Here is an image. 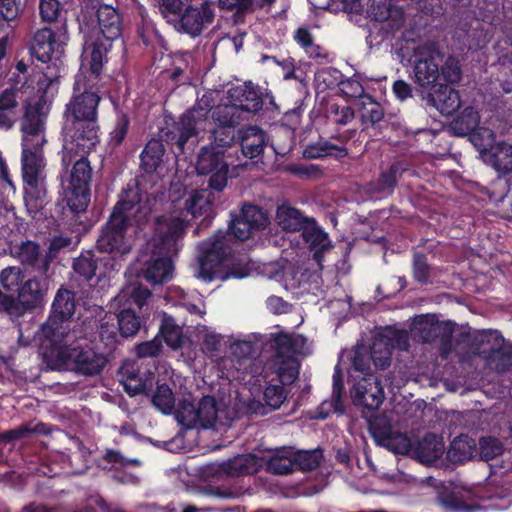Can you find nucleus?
Returning a JSON list of instances; mask_svg holds the SVG:
<instances>
[{
    "label": "nucleus",
    "mask_w": 512,
    "mask_h": 512,
    "mask_svg": "<svg viewBox=\"0 0 512 512\" xmlns=\"http://www.w3.org/2000/svg\"><path fill=\"white\" fill-rule=\"evenodd\" d=\"M100 101L101 97L94 80L82 74L77 75L73 95L64 112V158L87 160L97 142Z\"/></svg>",
    "instance_id": "nucleus-1"
},
{
    "label": "nucleus",
    "mask_w": 512,
    "mask_h": 512,
    "mask_svg": "<svg viewBox=\"0 0 512 512\" xmlns=\"http://www.w3.org/2000/svg\"><path fill=\"white\" fill-rule=\"evenodd\" d=\"M91 162H74L67 177L61 182L59 203L62 213L70 219V225L77 231L89 228L87 209L91 201Z\"/></svg>",
    "instance_id": "nucleus-2"
},
{
    "label": "nucleus",
    "mask_w": 512,
    "mask_h": 512,
    "mask_svg": "<svg viewBox=\"0 0 512 512\" xmlns=\"http://www.w3.org/2000/svg\"><path fill=\"white\" fill-rule=\"evenodd\" d=\"M188 223L181 218L171 219L164 230L159 231L156 249L143 261L139 276L152 285L163 284L172 278L171 256L179 251V241L186 234Z\"/></svg>",
    "instance_id": "nucleus-3"
},
{
    "label": "nucleus",
    "mask_w": 512,
    "mask_h": 512,
    "mask_svg": "<svg viewBox=\"0 0 512 512\" xmlns=\"http://www.w3.org/2000/svg\"><path fill=\"white\" fill-rule=\"evenodd\" d=\"M52 369L67 368L85 377L100 374L107 364L106 357L88 345L86 340L76 339L69 345H51L45 353Z\"/></svg>",
    "instance_id": "nucleus-4"
},
{
    "label": "nucleus",
    "mask_w": 512,
    "mask_h": 512,
    "mask_svg": "<svg viewBox=\"0 0 512 512\" xmlns=\"http://www.w3.org/2000/svg\"><path fill=\"white\" fill-rule=\"evenodd\" d=\"M48 114L46 103L41 99L29 102L25 108L22 120L23 151L22 160H42L44 157L42 145L45 139L42 135Z\"/></svg>",
    "instance_id": "nucleus-5"
},
{
    "label": "nucleus",
    "mask_w": 512,
    "mask_h": 512,
    "mask_svg": "<svg viewBox=\"0 0 512 512\" xmlns=\"http://www.w3.org/2000/svg\"><path fill=\"white\" fill-rule=\"evenodd\" d=\"M75 292L60 287L51 305L50 315L41 327V333L51 345L64 342L68 336L69 328L65 322L69 321L75 313Z\"/></svg>",
    "instance_id": "nucleus-6"
},
{
    "label": "nucleus",
    "mask_w": 512,
    "mask_h": 512,
    "mask_svg": "<svg viewBox=\"0 0 512 512\" xmlns=\"http://www.w3.org/2000/svg\"><path fill=\"white\" fill-rule=\"evenodd\" d=\"M130 226L128 217H119L110 214L108 220L101 226L96 240V249L107 253V257L118 259L129 254L132 243L127 235Z\"/></svg>",
    "instance_id": "nucleus-7"
},
{
    "label": "nucleus",
    "mask_w": 512,
    "mask_h": 512,
    "mask_svg": "<svg viewBox=\"0 0 512 512\" xmlns=\"http://www.w3.org/2000/svg\"><path fill=\"white\" fill-rule=\"evenodd\" d=\"M198 257V278L205 282L218 279L222 264L230 254V246L225 242V235L220 233L213 236L211 241L203 242Z\"/></svg>",
    "instance_id": "nucleus-8"
},
{
    "label": "nucleus",
    "mask_w": 512,
    "mask_h": 512,
    "mask_svg": "<svg viewBox=\"0 0 512 512\" xmlns=\"http://www.w3.org/2000/svg\"><path fill=\"white\" fill-rule=\"evenodd\" d=\"M72 269L80 280L98 283L118 271L119 263L113 257H99L94 250H83L73 259Z\"/></svg>",
    "instance_id": "nucleus-9"
},
{
    "label": "nucleus",
    "mask_w": 512,
    "mask_h": 512,
    "mask_svg": "<svg viewBox=\"0 0 512 512\" xmlns=\"http://www.w3.org/2000/svg\"><path fill=\"white\" fill-rule=\"evenodd\" d=\"M214 17L215 10L212 2L204 0L198 4H190L184 8L174 29L195 38L213 23Z\"/></svg>",
    "instance_id": "nucleus-10"
},
{
    "label": "nucleus",
    "mask_w": 512,
    "mask_h": 512,
    "mask_svg": "<svg viewBox=\"0 0 512 512\" xmlns=\"http://www.w3.org/2000/svg\"><path fill=\"white\" fill-rule=\"evenodd\" d=\"M267 213L260 207L245 203L238 215L230 221L229 232L234 238L245 241L255 231L264 230L269 225Z\"/></svg>",
    "instance_id": "nucleus-11"
},
{
    "label": "nucleus",
    "mask_w": 512,
    "mask_h": 512,
    "mask_svg": "<svg viewBox=\"0 0 512 512\" xmlns=\"http://www.w3.org/2000/svg\"><path fill=\"white\" fill-rule=\"evenodd\" d=\"M24 187V201L33 208L43 206L46 198L45 162H21Z\"/></svg>",
    "instance_id": "nucleus-12"
},
{
    "label": "nucleus",
    "mask_w": 512,
    "mask_h": 512,
    "mask_svg": "<svg viewBox=\"0 0 512 512\" xmlns=\"http://www.w3.org/2000/svg\"><path fill=\"white\" fill-rule=\"evenodd\" d=\"M439 50L434 43H424L414 49V77L415 82L423 87L430 88L436 84L440 73L435 59Z\"/></svg>",
    "instance_id": "nucleus-13"
},
{
    "label": "nucleus",
    "mask_w": 512,
    "mask_h": 512,
    "mask_svg": "<svg viewBox=\"0 0 512 512\" xmlns=\"http://www.w3.org/2000/svg\"><path fill=\"white\" fill-rule=\"evenodd\" d=\"M351 398L355 406H362L368 412L374 413L384 400L381 381L374 374H366L354 385Z\"/></svg>",
    "instance_id": "nucleus-14"
},
{
    "label": "nucleus",
    "mask_w": 512,
    "mask_h": 512,
    "mask_svg": "<svg viewBox=\"0 0 512 512\" xmlns=\"http://www.w3.org/2000/svg\"><path fill=\"white\" fill-rule=\"evenodd\" d=\"M11 254L25 268L46 276L50 270V257L41 253L40 245L32 240H25L11 248Z\"/></svg>",
    "instance_id": "nucleus-15"
},
{
    "label": "nucleus",
    "mask_w": 512,
    "mask_h": 512,
    "mask_svg": "<svg viewBox=\"0 0 512 512\" xmlns=\"http://www.w3.org/2000/svg\"><path fill=\"white\" fill-rule=\"evenodd\" d=\"M209 106L206 104H196L189 111L183 114L175 125L178 134L177 147L183 149L185 143L194 136H197L198 130L205 129Z\"/></svg>",
    "instance_id": "nucleus-16"
},
{
    "label": "nucleus",
    "mask_w": 512,
    "mask_h": 512,
    "mask_svg": "<svg viewBox=\"0 0 512 512\" xmlns=\"http://www.w3.org/2000/svg\"><path fill=\"white\" fill-rule=\"evenodd\" d=\"M29 50L31 56L42 63L52 61L62 52L61 45L50 28H42L34 33Z\"/></svg>",
    "instance_id": "nucleus-17"
},
{
    "label": "nucleus",
    "mask_w": 512,
    "mask_h": 512,
    "mask_svg": "<svg viewBox=\"0 0 512 512\" xmlns=\"http://www.w3.org/2000/svg\"><path fill=\"white\" fill-rule=\"evenodd\" d=\"M444 452L442 437L426 433L422 439L413 441L410 457L419 463L430 465L441 458Z\"/></svg>",
    "instance_id": "nucleus-18"
},
{
    "label": "nucleus",
    "mask_w": 512,
    "mask_h": 512,
    "mask_svg": "<svg viewBox=\"0 0 512 512\" xmlns=\"http://www.w3.org/2000/svg\"><path fill=\"white\" fill-rule=\"evenodd\" d=\"M185 209L193 218L203 216L199 228H208L215 216L213 193L207 189L195 190L186 200Z\"/></svg>",
    "instance_id": "nucleus-19"
},
{
    "label": "nucleus",
    "mask_w": 512,
    "mask_h": 512,
    "mask_svg": "<svg viewBox=\"0 0 512 512\" xmlns=\"http://www.w3.org/2000/svg\"><path fill=\"white\" fill-rule=\"evenodd\" d=\"M301 235L310 251L313 252V259L322 268L324 254L333 248L328 233L317 224L314 218H311Z\"/></svg>",
    "instance_id": "nucleus-20"
},
{
    "label": "nucleus",
    "mask_w": 512,
    "mask_h": 512,
    "mask_svg": "<svg viewBox=\"0 0 512 512\" xmlns=\"http://www.w3.org/2000/svg\"><path fill=\"white\" fill-rule=\"evenodd\" d=\"M124 390L130 396L139 394L149 395L152 390L154 374L152 372L141 373L135 364H125L120 368Z\"/></svg>",
    "instance_id": "nucleus-21"
},
{
    "label": "nucleus",
    "mask_w": 512,
    "mask_h": 512,
    "mask_svg": "<svg viewBox=\"0 0 512 512\" xmlns=\"http://www.w3.org/2000/svg\"><path fill=\"white\" fill-rule=\"evenodd\" d=\"M228 99L240 112L256 113L263 108V94L255 87L245 84L237 86L228 91Z\"/></svg>",
    "instance_id": "nucleus-22"
},
{
    "label": "nucleus",
    "mask_w": 512,
    "mask_h": 512,
    "mask_svg": "<svg viewBox=\"0 0 512 512\" xmlns=\"http://www.w3.org/2000/svg\"><path fill=\"white\" fill-rule=\"evenodd\" d=\"M95 15L98 23L97 35L108 41H114L121 36L122 22L115 8L101 4L97 7Z\"/></svg>",
    "instance_id": "nucleus-23"
},
{
    "label": "nucleus",
    "mask_w": 512,
    "mask_h": 512,
    "mask_svg": "<svg viewBox=\"0 0 512 512\" xmlns=\"http://www.w3.org/2000/svg\"><path fill=\"white\" fill-rule=\"evenodd\" d=\"M305 344V338L301 335L280 332L271 334L268 345L274 350L273 359H286L296 357Z\"/></svg>",
    "instance_id": "nucleus-24"
},
{
    "label": "nucleus",
    "mask_w": 512,
    "mask_h": 512,
    "mask_svg": "<svg viewBox=\"0 0 512 512\" xmlns=\"http://www.w3.org/2000/svg\"><path fill=\"white\" fill-rule=\"evenodd\" d=\"M498 342L490 353L482 351L486 366L497 372L506 373L512 368V345L505 346V338L503 335L495 336Z\"/></svg>",
    "instance_id": "nucleus-25"
},
{
    "label": "nucleus",
    "mask_w": 512,
    "mask_h": 512,
    "mask_svg": "<svg viewBox=\"0 0 512 512\" xmlns=\"http://www.w3.org/2000/svg\"><path fill=\"white\" fill-rule=\"evenodd\" d=\"M429 100L442 114L449 115L460 107L458 91L445 84L430 87Z\"/></svg>",
    "instance_id": "nucleus-26"
},
{
    "label": "nucleus",
    "mask_w": 512,
    "mask_h": 512,
    "mask_svg": "<svg viewBox=\"0 0 512 512\" xmlns=\"http://www.w3.org/2000/svg\"><path fill=\"white\" fill-rule=\"evenodd\" d=\"M112 42L113 41L103 39L100 35H95L85 41L84 54L85 57L90 60V71L94 76L93 80L100 74L103 62L111 48ZM90 78L92 79V77Z\"/></svg>",
    "instance_id": "nucleus-27"
},
{
    "label": "nucleus",
    "mask_w": 512,
    "mask_h": 512,
    "mask_svg": "<svg viewBox=\"0 0 512 512\" xmlns=\"http://www.w3.org/2000/svg\"><path fill=\"white\" fill-rule=\"evenodd\" d=\"M344 382L341 375L335 372L333 375V392L330 401H323L317 409V418L327 419L331 413L343 414L345 412L343 404Z\"/></svg>",
    "instance_id": "nucleus-28"
},
{
    "label": "nucleus",
    "mask_w": 512,
    "mask_h": 512,
    "mask_svg": "<svg viewBox=\"0 0 512 512\" xmlns=\"http://www.w3.org/2000/svg\"><path fill=\"white\" fill-rule=\"evenodd\" d=\"M266 145V134L258 126H249L243 131L241 150L244 157L253 159L263 152Z\"/></svg>",
    "instance_id": "nucleus-29"
},
{
    "label": "nucleus",
    "mask_w": 512,
    "mask_h": 512,
    "mask_svg": "<svg viewBox=\"0 0 512 512\" xmlns=\"http://www.w3.org/2000/svg\"><path fill=\"white\" fill-rule=\"evenodd\" d=\"M141 201L142 192L137 181H130L123 190L119 201L115 204L111 213L119 217H128L130 219L133 209Z\"/></svg>",
    "instance_id": "nucleus-30"
},
{
    "label": "nucleus",
    "mask_w": 512,
    "mask_h": 512,
    "mask_svg": "<svg viewBox=\"0 0 512 512\" xmlns=\"http://www.w3.org/2000/svg\"><path fill=\"white\" fill-rule=\"evenodd\" d=\"M45 291L41 282L32 278L21 285L17 298L25 309L31 310L42 305Z\"/></svg>",
    "instance_id": "nucleus-31"
},
{
    "label": "nucleus",
    "mask_w": 512,
    "mask_h": 512,
    "mask_svg": "<svg viewBox=\"0 0 512 512\" xmlns=\"http://www.w3.org/2000/svg\"><path fill=\"white\" fill-rule=\"evenodd\" d=\"M222 471L233 477L249 475L258 470V457L254 454H242L227 460L221 465Z\"/></svg>",
    "instance_id": "nucleus-32"
},
{
    "label": "nucleus",
    "mask_w": 512,
    "mask_h": 512,
    "mask_svg": "<svg viewBox=\"0 0 512 512\" xmlns=\"http://www.w3.org/2000/svg\"><path fill=\"white\" fill-rule=\"evenodd\" d=\"M386 331L377 334L372 342L370 353L374 365L380 369H386L391 364L393 344L388 341Z\"/></svg>",
    "instance_id": "nucleus-33"
},
{
    "label": "nucleus",
    "mask_w": 512,
    "mask_h": 512,
    "mask_svg": "<svg viewBox=\"0 0 512 512\" xmlns=\"http://www.w3.org/2000/svg\"><path fill=\"white\" fill-rule=\"evenodd\" d=\"M278 224L283 230L288 232L303 231L311 221V218L305 217L297 208L290 206H281L277 211Z\"/></svg>",
    "instance_id": "nucleus-34"
},
{
    "label": "nucleus",
    "mask_w": 512,
    "mask_h": 512,
    "mask_svg": "<svg viewBox=\"0 0 512 512\" xmlns=\"http://www.w3.org/2000/svg\"><path fill=\"white\" fill-rule=\"evenodd\" d=\"M18 118V101L16 92L6 89L0 95V129L9 130Z\"/></svg>",
    "instance_id": "nucleus-35"
},
{
    "label": "nucleus",
    "mask_w": 512,
    "mask_h": 512,
    "mask_svg": "<svg viewBox=\"0 0 512 512\" xmlns=\"http://www.w3.org/2000/svg\"><path fill=\"white\" fill-rule=\"evenodd\" d=\"M476 442L466 434H461L450 443L447 457L452 463H464L473 457Z\"/></svg>",
    "instance_id": "nucleus-36"
},
{
    "label": "nucleus",
    "mask_w": 512,
    "mask_h": 512,
    "mask_svg": "<svg viewBox=\"0 0 512 512\" xmlns=\"http://www.w3.org/2000/svg\"><path fill=\"white\" fill-rule=\"evenodd\" d=\"M271 369L282 385H291L299 376L300 362L297 357L272 359Z\"/></svg>",
    "instance_id": "nucleus-37"
},
{
    "label": "nucleus",
    "mask_w": 512,
    "mask_h": 512,
    "mask_svg": "<svg viewBox=\"0 0 512 512\" xmlns=\"http://www.w3.org/2000/svg\"><path fill=\"white\" fill-rule=\"evenodd\" d=\"M51 433V426L43 422H38L35 425L25 423L17 428L6 430L0 433V442L5 444L13 443L17 440L26 438L32 434L49 435Z\"/></svg>",
    "instance_id": "nucleus-38"
},
{
    "label": "nucleus",
    "mask_w": 512,
    "mask_h": 512,
    "mask_svg": "<svg viewBox=\"0 0 512 512\" xmlns=\"http://www.w3.org/2000/svg\"><path fill=\"white\" fill-rule=\"evenodd\" d=\"M304 156L308 159L325 157L345 158L348 156V151L344 145H336L326 140H320L308 146L304 150Z\"/></svg>",
    "instance_id": "nucleus-39"
},
{
    "label": "nucleus",
    "mask_w": 512,
    "mask_h": 512,
    "mask_svg": "<svg viewBox=\"0 0 512 512\" xmlns=\"http://www.w3.org/2000/svg\"><path fill=\"white\" fill-rule=\"evenodd\" d=\"M217 405L213 396H204L197 404V411L193 412V420H197V426L208 429L217 421Z\"/></svg>",
    "instance_id": "nucleus-40"
},
{
    "label": "nucleus",
    "mask_w": 512,
    "mask_h": 512,
    "mask_svg": "<svg viewBox=\"0 0 512 512\" xmlns=\"http://www.w3.org/2000/svg\"><path fill=\"white\" fill-rule=\"evenodd\" d=\"M295 470L294 451L291 449L277 451L267 462V471L275 475H288Z\"/></svg>",
    "instance_id": "nucleus-41"
},
{
    "label": "nucleus",
    "mask_w": 512,
    "mask_h": 512,
    "mask_svg": "<svg viewBox=\"0 0 512 512\" xmlns=\"http://www.w3.org/2000/svg\"><path fill=\"white\" fill-rule=\"evenodd\" d=\"M376 21L385 23V28L390 31L399 30L405 22L404 11L401 8L386 5L378 7V10H372Z\"/></svg>",
    "instance_id": "nucleus-42"
},
{
    "label": "nucleus",
    "mask_w": 512,
    "mask_h": 512,
    "mask_svg": "<svg viewBox=\"0 0 512 512\" xmlns=\"http://www.w3.org/2000/svg\"><path fill=\"white\" fill-rule=\"evenodd\" d=\"M407 162H393L389 170L381 172L380 176L373 184V190L377 193H391L396 184L397 178L402 173L408 171V168L404 167L403 164Z\"/></svg>",
    "instance_id": "nucleus-43"
},
{
    "label": "nucleus",
    "mask_w": 512,
    "mask_h": 512,
    "mask_svg": "<svg viewBox=\"0 0 512 512\" xmlns=\"http://www.w3.org/2000/svg\"><path fill=\"white\" fill-rule=\"evenodd\" d=\"M212 119L221 128H231L239 125L244 121L243 114L240 108H237L234 103L218 105L212 111Z\"/></svg>",
    "instance_id": "nucleus-44"
},
{
    "label": "nucleus",
    "mask_w": 512,
    "mask_h": 512,
    "mask_svg": "<svg viewBox=\"0 0 512 512\" xmlns=\"http://www.w3.org/2000/svg\"><path fill=\"white\" fill-rule=\"evenodd\" d=\"M122 338L134 337L141 328V319L135 310L124 308L114 316Z\"/></svg>",
    "instance_id": "nucleus-45"
},
{
    "label": "nucleus",
    "mask_w": 512,
    "mask_h": 512,
    "mask_svg": "<svg viewBox=\"0 0 512 512\" xmlns=\"http://www.w3.org/2000/svg\"><path fill=\"white\" fill-rule=\"evenodd\" d=\"M358 106L360 119L363 125L370 124L371 126H374L384 118V109L382 105L376 102L369 95L361 97V100L358 102Z\"/></svg>",
    "instance_id": "nucleus-46"
},
{
    "label": "nucleus",
    "mask_w": 512,
    "mask_h": 512,
    "mask_svg": "<svg viewBox=\"0 0 512 512\" xmlns=\"http://www.w3.org/2000/svg\"><path fill=\"white\" fill-rule=\"evenodd\" d=\"M159 335L173 350L180 349L183 344V331L182 328L175 323L173 317L165 315L162 319L159 329Z\"/></svg>",
    "instance_id": "nucleus-47"
},
{
    "label": "nucleus",
    "mask_w": 512,
    "mask_h": 512,
    "mask_svg": "<svg viewBox=\"0 0 512 512\" xmlns=\"http://www.w3.org/2000/svg\"><path fill=\"white\" fill-rule=\"evenodd\" d=\"M479 125V114L473 108H467L450 125L456 136L470 135Z\"/></svg>",
    "instance_id": "nucleus-48"
},
{
    "label": "nucleus",
    "mask_w": 512,
    "mask_h": 512,
    "mask_svg": "<svg viewBox=\"0 0 512 512\" xmlns=\"http://www.w3.org/2000/svg\"><path fill=\"white\" fill-rule=\"evenodd\" d=\"M99 338L104 346L113 350L116 345L120 342V330L117 322L112 316H105L100 323L99 327Z\"/></svg>",
    "instance_id": "nucleus-49"
},
{
    "label": "nucleus",
    "mask_w": 512,
    "mask_h": 512,
    "mask_svg": "<svg viewBox=\"0 0 512 512\" xmlns=\"http://www.w3.org/2000/svg\"><path fill=\"white\" fill-rule=\"evenodd\" d=\"M369 431L377 445L383 447V443L390 439L395 431L390 420L385 416H375L368 420Z\"/></svg>",
    "instance_id": "nucleus-50"
},
{
    "label": "nucleus",
    "mask_w": 512,
    "mask_h": 512,
    "mask_svg": "<svg viewBox=\"0 0 512 512\" xmlns=\"http://www.w3.org/2000/svg\"><path fill=\"white\" fill-rule=\"evenodd\" d=\"M153 405L164 414H170L175 406L172 389L166 383L158 384L152 395Z\"/></svg>",
    "instance_id": "nucleus-51"
},
{
    "label": "nucleus",
    "mask_w": 512,
    "mask_h": 512,
    "mask_svg": "<svg viewBox=\"0 0 512 512\" xmlns=\"http://www.w3.org/2000/svg\"><path fill=\"white\" fill-rule=\"evenodd\" d=\"M496 335H502L498 330H482L478 332L472 341L475 353L484 360V354L482 351L490 353V350L495 348V343L498 342Z\"/></svg>",
    "instance_id": "nucleus-52"
},
{
    "label": "nucleus",
    "mask_w": 512,
    "mask_h": 512,
    "mask_svg": "<svg viewBox=\"0 0 512 512\" xmlns=\"http://www.w3.org/2000/svg\"><path fill=\"white\" fill-rule=\"evenodd\" d=\"M412 443L413 440L406 433L394 431L383 447L394 454L410 456Z\"/></svg>",
    "instance_id": "nucleus-53"
},
{
    "label": "nucleus",
    "mask_w": 512,
    "mask_h": 512,
    "mask_svg": "<svg viewBox=\"0 0 512 512\" xmlns=\"http://www.w3.org/2000/svg\"><path fill=\"white\" fill-rule=\"evenodd\" d=\"M321 459L322 452L318 449L294 452L296 470L312 471L320 465Z\"/></svg>",
    "instance_id": "nucleus-54"
},
{
    "label": "nucleus",
    "mask_w": 512,
    "mask_h": 512,
    "mask_svg": "<svg viewBox=\"0 0 512 512\" xmlns=\"http://www.w3.org/2000/svg\"><path fill=\"white\" fill-rule=\"evenodd\" d=\"M432 267L429 265L427 256L423 253L417 252L413 255L412 263V275L416 282L421 285H427L431 283Z\"/></svg>",
    "instance_id": "nucleus-55"
},
{
    "label": "nucleus",
    "mask_w": 512,
    "mask_h": 512,
    "mask_svg": "<svg viewBox=\"0 0 512 512\" xmlns=\"http://www.w3.org/2000/svg\"><path fill=\"white\" fill-rule=\"evenodd\" d=\"M504 451L501 441L492 436H485L479 439V455L483 461H490L500 456Z\"/></svg>",
    "instance_id": "nucleus-56"
},
{
    "label": "nucleus",
    "mask_w": 512,
    "mask_h": 512,
    "mask_svg": "<svg viewBox=\"0 0 512 512\" xmlns=\"http://www.w3.org/2000/svg\"><path fill=\"white\" fill-rule=\"evenodd\" d=\"M158 8L162 17L174 28L185 7L181 0H159Z\"/></svg>",
    "instance_id": "nucleus-57"
},
{
    "label": "nucleus",
    "mask_w": 512,
    "mask_h": 512,
    "mask_svg": "<svg viewBox=\"0 0 512 512\" xmlns=\"http://www.w3.org/2000/svg\"><path fill=\"white\" fill-rule=\"evenodd\" d=\"M284 169L300 179L317 180L323 175L320 166L315 164L306 165L301 162H291Z\"/></svg>",
    "instance_id": "nucleus-58"
},
{
    "label": "nucleus",
    "mask_w": 512,
    "mask_h": 512,
    "mask_svg": "<svg viewBox=\"0 0 512 512\" xmlns=\"http://www.w3.org/2000/svg\"><path fill=\"white\" fill-rule=\"evenodd\" d=\"M470 141L478 151L486 152L494 148L495 135L489 128L478 127L469 135Z\"/></svg>",
    "instance_id": "nucleus-59"
},
{
    "label": "nucleus",
    "mask_w": 512,
    "mask_h": 512,
    "mask_svg": "<svg viewBox=\"0 0 512 512\" xmlns=\"http://www.w3.org/2000/svg\"><path fill=\"white\" fill-rule=\"evenodd\" d=\"M24 275L19 267H7L0 273V283L9 292L18 291L24 283Z\"/></svg>",
    "instance_id": "nucleus-60"
},
{
    "label": "nucleus",
    "mask_w": 512,
    "mask_h": 512,
    "mask_svg": "<svg viewBox=\"0 0 512 512\" xmlns=\"http://www.w3.org/2000/svg\"><path fill=\"white\" fill-rule=\"evenodd\" d=\"M215 170L209 178V188L215 191H222L227 185L229 162H210Z\"/></svg>",
    "instance_id": "nucleus-61"
},
{
    "label": "nucleus",
    "mask_w": 512,
    "mask_h": 512,
    "mask_svg": "<svg viewBox=\"0 0 512 512\" xmlns=\"http://www.w3.org/2000/svg\"><path fill=\"white\" fill-rule=\"evenodd\" d=\"M439 502L442 507L450 511H470L472 507L464 501V497L456 492H443L439 495Z\"/></svg>",
    "instance_id": "nucleus-62"
},
{
    "label": "nucleus",
    "mask_w": 512,
    "mask_h": 512,
    "mask_svg": "<svg viewBox=\"0 0 512 512\" xmlns=\"http://www.w3.org/2000/svg\"><path fill=\"white\" fill-rule=\"evenodd\" d=\"M284 386L285 385H282L281 383L269 384L266 386L264 390V401L272 410L280 408L286 400L287 395Z\"/></svg>",
    "instance_id": "nucleus-63"
},
{
    "label": "nucleus",
    "mask_w": 512,
    "mask_h": 512,
    "mask_svg": "<svg viewBox=\"0 0 512 512\" xmlns=\"http://www.w3.org/2000/svg\"><path fill=\"white\" fill-rule=\"evenodd\" d=\"M354 116V110L349 106L331 104L329 107V117L335 124L345 126L354 119Z\"/></svg>",
    "instance_id": "nucleus-64"
}]
</instances>
